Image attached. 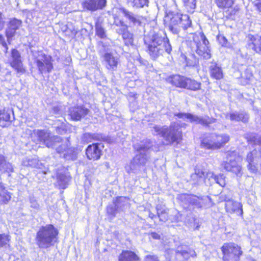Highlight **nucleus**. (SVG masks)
<instances>
[{"label":"nucleus","mask_w":261,"mask_h":261,"mask_svg":"<svg viewBox=\"0 0 261 261\" xmlns=\"http://www.w3.org/2000/svg\"><path fill=\"white\" fill-rule=\"evenodd\" d=\"M144 44L146 47V51L153 60H156L164 53L170 55L172 50L170 40L163 30L147 36L144 39Z\"/></svg>","instance_id":"nucleus-1"},{"label":"nucleus","mask_w":261,"mask_h":261,"mask_svg":"<svg viewBox=\"0 0 261 261\" xmlns=\"http://www.w3.org/2000/svg\"><path fill=\"white\" fill-rule=\"evenodd\" d=\"M59 230L53 224L42 226L37 231L36 244L40 249H46L59 243Z\"/></svg>","instance_id":"nucleus-2"},{"label":"nucleus","mask_w":261,"mask_h":261,"mask_svg":"<svg viewBox=\"0 0 261 261\" xmlns=\"http://www.w3.org/2000/svg\"><path fill=\"white\" fill-rule=\"evenodd\" d=\"M186 44L191 50L202 59H208L211 57L209 41L203 32L192 33L186 41Z\"/></svg>","instance_id":"nucleus-3"},{"label":"nucleus","mask_w":261,"mask_h":261,"mask_svg":"<svg viewBox=\"0 0 261 261\" xmlns=\"http://www.w3.org/2000/svg\"><path fill=\"white\" fill-rule=\"evenodd\" d=\"M230 140V137L227 134L208 133L201 138L200 147L205 150H220L224 148Z\"/></svg>","instance_id":"nucleus-4"},{"label":"nucleus","mask_w":261,"mask_h":261,"mask_svg":"<svg viewBox=\"0 0 261 261\" xmlns=\"http://www.w3.org/2000/svg\"><path fill=\"white\" fill-rule=\"evenodd\" d=\"M164 24L174 34H177L181 27L186 30L192 26V21L188 15L170 12L165 17Z\"/></svg>","instance_id":"nucleus-5"},{"label":"nucleus","mask_w":261,"mask_h":261,"mask_svg":"<svg viewBox=\"0 0 261 261\" xmlns=\"http://www.w3.org/2000/svg\"><path fill=\"white\" fill-rule=\"evenodd\" d=\"M220 249L222 261H240L243 254L241 246L234 242L224 243Z\"/></svg>","instance_id":"nucleus-6"},{"label":"nucleus","mask_w":261,"mask_h":261,"mask_svg":"<svg viewBox=\"0 0 261 261\" xmlns=\"http://www.w3.org/2000/svg\"><path fill=\"white\" fill-rule=\"evenodd\" d=\"M239 155L236 150H228L226 152L225 160L221 164V167L226 172H229L238 175L241 173L242 166L237 161Z\"/></svg>","instance_id":"nucleus-7"},{"label":"nucleus","mask_w":261,"mask_h":261,"mask_svg":"<svg viewBox=\"0 0 261 261\" xmlns=\"http://www.w3.org/2000/svg\"><path fill=\"white\" fill-rule=\"evenodd\" d=\"M214 2L218 8L222 11L225 20H235L236 16L240 12V8L237 6H234V0H215Z\"/></svg>","instance_id":"nucleus-8"},{"label":"nucleus","mask_w":261,"mask_h":261,"mask_svg":"<svg viewBox=\"0 0 261 261\" xmlns=\"http://www.w3.org/2000/svg\"><path fill=\"white\" fill-rule=\"evenodd\" d=\"M259 156H257L256 149H254L247 152L245 162L246 167L250 172L261 175V148L258 150Z\"/></svg>","instance_id":"nucleus-9"},{"label":"nucleus","mask_w":261,"mask_h":261,"mask_svg":"<svg viewBox=\"0 0 261 261\" xmlns=\"http://www.w3.org/2000/svg\"><path fill=\"white\" fill-rule=\"evenodd\" d=\"M90 114V110L85 105L76 104L68 108V115L72 121H80Z\"/></svg>","instance_id":"nucleus-10"},{"label":"nucleus","mask_w":261,"mask_h":261,"mask_svg":"<svg viewBox=\"0 0 261 261\" xmlns=\"http://www.w3.org/2000/svg\"><path fill=\"white\" fill-rule=\"evenodd\" d=\"M40 58L35 60L39 73L43 74L51 72L54 69L52 57L45 54H42Z\"/></svg>","instance_id":"nucleus-11"},{"label":"nucleus","mask_w":261,"mask_h":261,"mask_svg":"<svg viewBox=\"0 0 261 261\" xmlns=\"http://www.w3.org/2000/svg\"><path fill=\"white\" fill-rule=\"evenodd\" d=\"M11 60L9 61V65L19 74H22L26 72L27 69L23 65L21 57L19 51L16 48L11 50Z\"/></svg>","instance_id":"nucleus-12"},{"label":"nucleus","mask_w":261,"mask_h":261,"mask_svg":"<svg viewBox=\"0 0 261 261\" xmlns=\"http://www.w3.org/2000/svg\"><path fill=\"white\" fill-rule=\"evenodd\" d=\"M103 145L99 142L89 144L85 149L86 158L92 161L100 160L103 155Z\"/></svg>","instance_id":"nucleus-13"},{"label":"nucleus","mask_w":261,"mask_h":261,"mask_svg":"<svg viewBox=\"0 0 261 261\" xmlns=\"http://www.w3.org/2000/svg\"><path fill=\"white\" fill-rule=\"evenodd\" d=\"M246 48L261 55V35L249 34L246 36Z\"/></svg>","instance_id":"nucleus-14"},{"label":"nucleus","mask_w":261,"mask_h":261,"mask_svg":"<svg viewBox=\"0 0 261 261\" xmlns=\"http://www.w3.org/2000/svg\"><path fill=\"white\" fill-rule=\"evenodd\" d=\"M224 208L226 213L228 215L236 214L243 217V205L240 202L234 201L232 199L224 200Z\"/></svg>","instance_id":"nucleus-15"},{"label":"nucleus","mask_w":261,"mask_h":261,"mask_svg":"<svg viewBox=\"0 0 261 261\" xmlns=\"http://www.w3.org/2000/svg\"><path fill=\"white\" fill-rule=\"evenodd\" d=\"M107 2V0H84L81 5L84 10L94 12L104 9Z\"/></svg>","instance_id":"nucleus-16"},{"label":"nucleus","mask_w":261,"mask_h":261,"mask_svg":"<svg viewBox=\"0 0 261 261\" xmlns=\"http://www.w3.org/2000/svg\"><path fill=\"white\" fill-rule=\"evenodd\" d=\"M53 141L54 144L61 143L56 148V151L58 153L61 154L66 152L65 156H68L69 155L68 151H75V149L74 148L70 147V138H66L65 142L63 143L64 139L63 138L59 136H54Z\"/></svg>","instance_id":"nucleus-17"},{"label":"nucleus","mask_w":261,"mask_h":261,"mask_svg":"<svg viewBox=\"0 0 261 261\" xmlns=\"http://www.w3.org/2000/svg\"><path fill=\"white\" fill-rule=\"evenodd\" d=\"M182 133L181 130H178L173 126L168 127V132L164 136V139L168 145H172L174 143L177 144L182 140Z\"/></svg>","instance_id":"nucleus-18"},{"label":"nucleus","mask_w":261,"mask_h":261,"mask_svg":"<svg viewBox=\"0 0 261 261\" xmlns=\"http://www.w3.org/2000/svg\"><path fill=\"white\" fill-rule=\"evenodd\" d=\"M186 76L178 74H172L166 77L165 81L173 87L184 89L186 86Z\"/></svg>","instance_id":"nucleus-19"},{"label":"nucleus","mask_w":261,"mask_h":261,"mask_svg":"<svg viewBox=\"0 0 261 261\" xmlns=\"http://www.w3.org/2000/svg\"><path fill=\"white\" fill-rule=\"evenodd\" d=\"M197 256L195 250L190 246H186L181 250L176 252L175 257L177 259H182V261H186L190 258H194Z\"/></svg>","instance_id":"nucleus-20"},{"label":"nucleus","mask_w":261,"mask_h":261,"mask_svg":"<svg viewBox=\"0 0 261 261\" xmlns=\"http://www.w3.org/2000/svg\"><path fill=\"white\" fill-rule=\"evenodd\" d=\"M208 70L212 79L220 81L224 77V73L222 67L216 62H212Z\"/></svg>","instance_id":"nucleus-21"},{"label":"nucleus","mask_w":261,"mask_h":261,"mask_svg":"<svg viewBox=\"0 0 261 261\" xmlns=\"http://www.w3.org/2000/svg\"><path fill=\"white\" fill-rule=\"evenodd\" d=\"M106 68L108 70H116L119 64V59L113 56L111 53H106L103 55Z\"/></svg>","instance_id":"nucleus-22"},{"label":"nucleus","mask_w":261,"mask_h":261,"mask_svg":"<svg viewBox=\"0 0 261 261\" xmlns=\"http://www.w3.org/2000/svg\"><path fill=\"white\" fill-rule=\"evenodd\" d=\"M105 141L106 138L101 134L86 133L82 136V141L84 144H88L94 141L100 142Z\"/></svg>","instance_id":"nucleus-23"},{"label":"nucleus","mask_w":261,"mask_h":261,"mask_svg":"<svg viewBox=\"0 0 261 261\" xmlns=\"http://www.w3.org/2000/svg\"><path fill=\"white\" fill-rule=\"evenodd\" d=\"M12 121L9 110L6 108L0 109V127L2 128L8 127Z\"/></svg>","instance_id":"nucleus-24"},{"label":"nucleus","mask_w":261,"mask_h":261,"mask_svg":"<svg viewBox=\"0 0 261 261\" xmlns=\"http://www.w3.org/2000/svg\"><path fill=\"white\" fill-rule=\"evenodd\" d=\"M12 193L8 191L3 184H0V205L8 204L12 198Z\"/></svg>","instance_id":"nucleus-25"},{"label":"nucleus","mask_w":261,"mask_h":261,"mask_svg":"<svg viewBox=\"0 0 261 261\" xmlns=\"http://www.w3.org/2000/svg\"><path fill=\"white\" fill-rule=\"evenodd\" d=\"M140 258L138 255L133 251L122 250L118 256V261H140Z\"/></svg>","instance_id":"nucleus-26"},{"label":"nucleus","mask_w":261,"mask_h":261,"mask_svg":"<svg viewBox=\"0 0 261 261\" xmlns=\"http://www.w3.org/2000/svg\"><path fill=\"white\" fill-rule=\"evenodd\" d=\"M119 10L123 14L124 16L134 24H138L139 25L141 24V16L134 14L124 7L120 8Z\"/></svg>","instance_id":"nucleus-27"},{"label":"nucleus","mask_w":261,"mask_h":261,"mask_svg":"<svg viewBox=\"0 0 261 261\" xmlns=\"http://www.w3.org/2000/svg\"><path fill=\"white\" fill-rule=\"evenodd\" d=\"M193 122H195L196 123H199L202 126L205 127H209L211 124L215 123L216 121V119L213 117H210L206 116L205 117H199L197 116L194 115Z\"/></svg>","instance_id":"nucleus-28"},{"label":"nucleus","mask_w":261,"mask_h":261,"mask_svg":"<svg viewBox=\"0 0 261 261\" xmlns=\"http://www.w3.org/2000/svg\"><path fill=\"white\" fill-rule=\"evenodd\" d=\"M95 35L100 39L107 38V33L102 25V21L97 19L95 22Z\"/></svg>","instance_id":"nucleus-29"},{"label":"nucleus","mask_w":261,"mask_h":261,"mask_svg":"<svg viewBox=\"0 0 261 261\" xmlns=\"http://www.w3.org/2000/svg\"><path fill=\"white\" fill-rule=\"evenodd\" d=\"M201 83L197 81L187 77L186 86L184 89H187L192 91H197L201 89Z\"/></svg>","instance_id":"nucleus-30"},{"label":"nucleus","mask_w":261,"mask_h":261,"mask_svg":"<svg viewBox=\"0 0 261 261\" xmlns=\"http://www.w3.org/2000/svg\"><path fill=\"white\" fill-rule=\"evenodd\" d=\"M11 236L9 233H0V248H11Z\"/></svg>","instance_id":"nucleus-31"},{"label":"nucleus","mask_w":261,"mask_h":261,"mask_svg":"<svg viewBox=\"0 0 261 261\" xmlns=\"http://www.w3.org/2000/svg\"><path fill=\"white\" fill-rule=\"evenodd\" d=\"M4 169L3 172L12 173L14 172V168L11 163L7 162L6 158L0 153V171Z\"/></svg>","instance_id":"nucleus-32"},{"label":"nucleus","mask_w":261,"mask_h":261,"mask_svg":"<svg viewBox=\"0 0 261 261\" xmlns=\"http://www.w3.org/2000/svg\"><path fill=\"white\" fill-rule=\"evenodd\" d=\"M5 22L4 20V15L2 12L0 11V31H2L5 26ZM0 45L2 46L5 50L4 53L7 54L8 52V45L5 41L4 36L2 34L0 33Z\"/></svg>","instance_id":"nucleus-33"},{"label":"nucleus","mask_w":261,"mask_h":261,"mask_svg":"<svg viewBox=\"0 0 261 261\" xmlns=\"http://www.w3.org/2000/svg\"><path fill=\"white\" fill-rule=\"evenodd\" d=\"M122 37L125 46H134L135 45L134 35L128 30L122 33Z\"/></svg>","instance_id":"nucleus-34"},{"label":"nucleus","mask_w":261,"mask_h":261,"mask_svg":"<svg viewBox=\"0 0 261 261\" xmlns=\"http://www.w3.org/2000/svg\"><path fill=\"white\" fill-rule=\"evenodd\" d=\"M229 118L231 121H242L247 123L248 121L249 116L246 113H235L229 114Z\"/></svg>","instance_id":"nucleus-35"},{"label":"nucleus","mask_w":261,"mask_h":261,"mask_svg":"<svg viewBox=\"0 0 261 261\" xmlns=\"http://www.w3.org/2000/svg\"><path fill=\"white\" fill-rule=\"evenodd\" d=\"M203 198L196 195H191L189 201V205L193 206L194 208H201L203 206L202 201Z\"/></svg>","instance_id":"nucleus-36"},{"label":"nucleus","mask_w":261,"mask_h":261,"mask_svg":"<svg viewBox=\"0 0 261 261\" xmlns=\"http://www.w3.org/2000/svg\"><path fill=\"white\" fill-rule=\"evenodd\" d=\"M71 179V177L66 176L64 174H60L57 176V180L60 187L62 189H65L68 185V181Z\"/></svg>","instance_id":"nucleus-37"},{"label":"nucleus","mask_w":261,"mask_h":261,"mask_svg":"<svg viewBox=\"0 0 261 261\" xmlns=\"http://www.w3.org/2000/svg\"><path fill=\"white\" fill-rule=\"evenodd\" d=\"M16 30L14 28L7 25V27L5 31V36L7 38V41L9 44H10L13 38L16 34Z\"/></svg>","instance_id":"nucleus-38"},{"label":"nucleus","mask_w":261,"mask_h":261,"mask_svg":"<svg viewBox=\"0 0 261 261\" xmlns=\"http://www.w3.org/2000/svg\"><path fill=\"white\" fill-rule=\"evenodd\" d=\"M7 25L17 30L22 27V21L21 19L13 17L9 20Z\"/></svg>","instance_id":"nucleus-39"},{"label":"nucleus","mask_w":261,"mask_h":261,"mask_svg":"<svg viewBox=\"0 0 261 261\" xmlns=\"http://www.w3.org/2000/svg\"><path fill=\"white\" fill-rule=\"evenodd\" d=\"M184 5L189 12L193 13L196 6V0H182Z\"/></svg>","instance_id":"nucleus-40"},{"label":"nucleus","mask_w":261,"mask_h":261,"mask_svg":"<svg viewBox=\"0 0 261 261\" xmlns=\"http://www.w3.org/2000/svg\"><path fill=\"white\" fill-rule=\"evenodd\" d=\"M174 116L177 117L178 118L185 119L187 118L190 120L191 122H193V119L194 118V115L189 113H182L179 112L175 113Z\"/></svg>","instance_id":"nucleus-41"},{"label":"nucleus","mask_w":261,"mask_h":261,"mask_svg":"<svg viewBox=\"0 0 261 261\" xmlns=\"http://www.w3.org/2000/svg\"><path fill=\"white\" fill-rule=\"evenodd\" d=\"M157 214L160 220L162 222H165L169 219V213L166 210H163L158 212Z\"/></svg>","instance_id":"nucleus-42"},{"label":"nucleus","mask_w":261,"mask_h":261,"mask_svg":"<svg viewBox=\"0 0 261 261\" xmlns=\"http://www.w3.org/2000/svg\"><path fill=\"white\" fill-rule=\"evenodd\" d=\"M132 6L137 8H142L145 6H147L148 0H133L132 1Z\"/></svg>","instance_id":"nucleus-43"},{"label":"nucleus","mask_w":261,"mask_h":261,"mask_svg":"<svg viewBox=\"0 0 261 261\" xmlns=\"http://www.w3.org/2000/svg\"><path fill=\"white\" fill-rule=\"evenodd\" d=\"M114 24L117 27H125L127 29V26L125 24L123 20L120 19L119 16L114 15L113 16Z\"/></svg>","instance_id":"nucleus-44"},{"label":"nucleus","mask_w":261,"mask_h":261,"mask_svg":"<svg viewBox=\"0 0 261 261\" xmlns=\"http://www.w3.org/2000/svg\"><path fill=\"white\" fill-rule=\"evenodd\" d=\"M153 129L156 133L159 135H161V136L163 138H164V136H165V135L168 132V127L161 128L157 125H155L153 127Z\"/></svg>","instance_id":"nucleus-45"},{"label":"nucleus","mask_w":261,"mask_h":261,"mask_svg":"<svg viewBox=\"0 0 261 261\" xmlns=\"http://www.w3.org/2000/svg\"><path fill=\"white\" fill-rule=\"evenodd\" d=\"M217 40L219 43L222 46L226 47L228 44L227 39L223 35H218L217 36Z\"/></svg>","instance_id":"nucleus-46"},{"label":"nucleus","mask_w":261,"mask_h":261,"mask_svg":"<svg viewBox=\"0 0 261 261\" xmlns=\"http://www.w3.org/2000/svg\"><path fill=\"white\" fill-rule=\"evenodd\" d=\"M107 213L109 215L115 217L116 214L117 208L113 206H108L107 207Z\"/></svg>","instance_id":"nucleus-47"},{"label":"nucleus","mask_w":261,"mask_h":261,"mask_svg":"<svg viewBox=\"0 0 261 261\" xmlns=\"http://www.w3.org/2000/svg\"><path fill=\"white\" fill-rule=\"evenodd\" d=\"M145 156V155L144 154H141L140 155L139 157L138 158L140 165H145L146 164L147 158Z\"/></svg>","instance_id":"nucleus-48"},{"label":"nucleus","mask_w":261,"mask_h":261,"mask_svg":"<svg viewBox=\"0 0 261 261\" xmlns=\"http://www.w3.org/2000/svg\"><path fill=\"white\" fill-rule=\"evenodd\" d=\"M147 261H159L158 257L156 255H147L146 256Z\"/></svg>","instance_id":"nucleus-49"},{"label":"nucleus","mask_w":261,"mask_h":261,"mask_svg":"<svg viewBox=\"0 0 261 261\" xmlns=\"http://www.w3.org/2000/svg\"><path fill=\"white\" fill-rule=\"evenodd\" d=\"M217 183H218L220 186H221L222 187H224L225 186V179L224 178L222 177L217 178Z\"/></svg>","instance_id":"nucleus-50"},{"label":"nucleus","mask_w":261,"mask_h":261,"mask_svg":"<svg viewBox=\"0 0 261 261\" xmlns=\"http://www.w3.org/2000/svg\"><path fill=\"white\" fill-rule=\"evenodd\" d=\"M150 235L154 240H160L161 239L160 234L155 232H151Z\"/></svg>","instance_id":"nucleus-51"},{"label":"nucleus","mask_w":261,"mask_h":261,"mask_svg":"<svg viewBox=\"0 0 261 261\" xmlns=\"http://www.w3.org/2000/svg\"><path fill=\"white\" fill-rule=\"evenodd\" d=\"M254 6L256 9L259 11H261V0H256V3L254 4Z\"/></svg>","instance_id":"nucleus-52"},{"label":"nucleus","mask_w":261,"mask_h":261,"mask_svg":"<svg viewBox=\"0 0 261 261\" xmlns=\"http://www.w3.org/2000/svg\"><path fill=\"white\" fill-rule=\"evenodd\" d=\"M126 197H125L118 196V197H116L115 200L113 201V203L116 205L117 203H118L121 201L122 199H126Z\"/></svg>","instance_id":"nucleus-53"},{"label":"nucleus","mask_w":261,"mask_h":261,"mask_svg":"<svg viewBox=\"0 0 261 261\" xmlns=\"http://www.w3.org/2000/svg\"><path fill=\"white\" fill-rule=\"evenodd\" d=\"M148 216L151 219H153L156 217L155 215H154V214H153L152 213H149Z\"/></svg>","instance_id":"nucleus-54"},{"label":"nucleus","mask_w":261,"mask_h":261,"mask_svg":"<svg viewBox=\"0 0 261 261\" xmlns=\"http://www.w3.org/2000/svg\"><path fill=\"white\" fill-rule=\"evenodd\" d=\"M53 110L56 113H57L59 111L60 109L58 107H55L53 108Z\"/></svg>","instance_id":"nucleus-55"},{"label":"nucleus","mask_w":261,"mask_h":261,"mask_svg":"<svg viewBox=\"0 0 261 261\" xmlns=\"http://www.w3.org/2000/svg\"><path fill=\"white\" fill-rule=\"evenodd\" d=\"M181 57H182L184 59H185V60L186 59V56H185V55H182H182H181Z\"/></svg>","instance_id":"nucleus-56"},{"label":"nucleus","mask_w":261,"mask_h":261,"mask_svg":"<svg viewBox=\"0 0 261 261\" xmlns=\"http://www.w3.org/2000/svg\"><path fill=\"white\" fill-rule=\"evenodd\" d=\"M258 144L261 145V138H260V139L259 140Z\"/></svg>","instance_id":"nucleus-57"},{"label":"nucleus","mask_w":261,"mask_h":261,"mask_svg":"<svg viewBox=\"0 0 261 261\" xmlns=\"http://www.w3.org/2000/svg\"><path fill=\"white\" fill-rule=\"evenodd\" d=\"M127 1L128 3H129V2L132 1V0H126ZM133 0H132L133 1Z\"/></svg>","instance_id":"nucleus-58"},{"label":"nucleus","mask_w":261,"mask_h":261,"mask_svg":"<svg viewBox=\"0 0 261 261\" xmlns=\"http://www.w3.org/2000/svg\"><path fill=\"white\" fill-rule=\"evenodd\" d=\"M3 184V183H2V182H0V184Z\"/></svg>","instance_id":"nucleus-59"}]
</instances>
